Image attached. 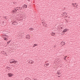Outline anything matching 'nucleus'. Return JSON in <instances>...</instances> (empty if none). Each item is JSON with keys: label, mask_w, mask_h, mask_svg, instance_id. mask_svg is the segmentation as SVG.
I'll return each instance as SVG.
<instances>
[{"label": "nucleus", "mask_w": 80, "mask_h": 80, "mask_svg": "<svg viewBox=\"0 0 80 80\" xmlns=\"http://www.w3.org/2000/svg\"><path fill=\"white\" fill-rule=\"evenodd\" d=\"M28 2H30V0H28Z\"/></svg>", "instance_id": "31"}, {"label": "nucleus", "mask_w": 80, "mask_h": 80, "mask_svg": "<svg viewBox=\"0 0 80 80\" xmlns=\"http://www.w3.org/2000/svg\"><path fill=\"white\" fill-rule=\"evenodd\" d=\"M63 14L65 15H67V14H66V12H64Z\"/></svg>", "instance_id": "15"}, {"label": "nucleus", "mask_w": 80, "mask_h": 80, "mask_svg": "<svg viewBox=\"0 0 80 80\" xmlns=\"http://www.w3.org/2000/svg\"><path fill=\"white\" fill-rule=\"evenodd\" d=\"M46 65H49V63H47L46 64Z\"/></svg>", "instance_id": "18"}, {"label": "nucleus", "mask_w": 80, "mask_h": 80, "mask_svg": "<svg viewBox=\"0 0 80 80\" xmlns=\"http://www.w3.org/2000/svg\"><path fill=\"white\" fill-rule=\"evenodd\" d=\"M5 38H4V40H6V41H7V40H8V39H7V38H9V36H8L7 35H5Z\"/></svg>", "instance_id": "2"}, {"label": "nucleus", "mask_w": 80, "mask_h": 80, "mask_svg": "<svg viewBox=\"0 0 80 80\" xmlns=\"http://www.w3.org/2000/svg\"><path fill=\"white\" fill-rule=\"evenodd\" d=\"M22 10L21 9H18V10Z\"/></svg>", "instance_id": "23"}, {"label": "nucleus", "mask_w": 80, "mask_h": 80, "mask_svg": "<svg viewBox=\"0 0 80 80\" xmlns=\"http://www.w3.org/2000/svg\"><path fill=\"white\" fill-rule=\"evenodd\" d=\"M2 33L3 35H6V34H7V33H9V32L8 31V30H6L3 31Z\"/></svg>", "instance_id": "1"}, {"label": "nucleus", "mask_w": 80, "mask_h": 80, "mask_svg": "<svg viewBox=\"0 0 80 80\" xmlns=\"http://www.w3.org/2000/svg\"><path fill=\"white\" fill-rule=\"evenodd\" d=\"M67 56H65V58H64V60H66V58H67Z\"/></svg>", "instance_id": "16"}, {"label": "nucleus", "mask_w": 80, "mask_h": 80, "mask_svg": "<svg viewBox=\"0 0 80 80\" xmlns=\"http://www.w3.org/2000/svg\"><path fill=\"white\" fill-rule=\"evenodd\" d=\"M0 45H1V43H0Z\"/></svg>", "instance_id": "40"}, {"label": "nucleus", "mask_w": 80, "mask_h": 80, "mask_svg": "<svg viewBox=\"0 0 80 80\" xmlns=\"http://www.w3.org/2000/svg\"><path fill=\"white\" fill-rule=\"evenodd\" d=\"M5 55H7V53H6V52H5Z\"/></svg>", "instance_id": "28"}, {"label": "nucleus", "mask_w": 80, "mask_h": 80, "mask_svg": "<svg viewBox=\"0 0 80 80\" xmlns=\"http://www.w3.org/2000/svg\"><path fill=\"white\" fill-rule=\"evenodd\" d=\"M2 37L4 38L5 37V35H4L2 36Z\"/></svg>", "instance_id": "19"}, {"label": "nucleus", "mask_w": 80, "mask_h": 80, "mask_svg": "<svg viewBox=\"0 0 80 80\" xmlns=\"http://www.w3.org/2000/svg\"><path fill=\"white\" fill-rule=\"evenodd\" d=\"M12 13H17V12H16V11H15V10H13L12 11Z\"/></svg>", "instance_id": "9"}, {"label": "nucleus", "mask_w": 80, "mask_h": 80, "mask_svg": "<svg viewBox=\"0 0 80 80\" xmlns=\"http://www.w3.org/2000/svg\"><path fill=\"white\" fill-rule=\"evenodd\" d=\"M56 47V46H54V48H55V47Z\"/></svg>", "instance_id": "36"}, {"label": "nucleus", "mask_w": 80, "mask_h": 80, "mask_svg": "<svg viewBox=\"0 0 80 80\" xmlns=\"http://www.w3.org/2000/svg\"><path fill=\"white\" fill-rule=\"evenodd\" d=\"M77 5L76 6V8H77Z\"/></svg>", "instance_id": "33"}, {"label": "nucleus", "mask_w": 80, "mask_h": 80, "mask_svg": "<svg viewBox=\"0 0 80 80\" xmlns=\"http://www.w3.org/2000/svg\"><path fill=\"white\" fill-rule=\"evenodd\" d=\"M19 8L20 9V8H21V7H19Z\"/></svg>", "instance_id": "29"}, {"label": "nucleus", "mask_w": 80, "mask_h": 80, "mask_svg": "<svg viewBox=\"0 0 80 80\" xmlns=\"http://www.w3.org/2000/svg\"><path fill=\"white\" fill-rule=\"evenodd\" d=\"M67 31V29H66L64 30L63 31V32H66Z\"/></svg>", "instance_id": "12"}, {"label": "nucleus", "mask_w": 80, "mask_h": 80, "mask_svg": "<svg viewBox=\"0 0 80 80\" xmlns=\"http://www.w3.org/2000/svg\"><path fill=\"white\" fill-rule=\"evenodd\" d=\"M14 62L16 63H17V62L16 61H14Z\"/></svg>", "instance_id": "26"}, {"label": "nucleus", "mask_w": 80, "mask_h": 80, "mask_svg": "<svg viewBox=\"0 0 80 80\" xmlns=\"http://www.w3.org/2000/svg\"><path fill=\"white\" fill-rule=\"evenodd\" d=\"M18 7H17L15 9H16V10H18Z\"/></svg>", "instance_id": "17"}, {"label": "nucleus", "mask_w": 80, "mask_h": 80, "mask_svg": "<svg viewBox=\"0 0 80 80\" xmlns=\"http://www.w3.org/2000/svg\"><path fill=\"white\" fill-rule=\"evenodd\" d=\"M2 53H4V51H3V52H2Z\"/></svg>", "instance_id": "34"}, {"label": "nucleus", "mask_w": 80, "mask_h": 80, "mask_svg": "<svg viewBox=\"0 0 80 80\" xmlns=\"http://www.w3.org/2000/svg\"><path fill=\"white\" fill-rule=\"evenodd\" d=\"M76 4H77V3H72V5H73V6H75V5H76Z\"/></svg>", "instance_id": "14"}, {"label": "nucleus", "mask_w": 80, "mask_h": 80, "mask_svg": "<svg viewBox=\"0 0 80 80\" xmlns=\"http://www.w3.org/2000/svg\"><path fill=\"white\" fill-rule=\"evenodd\" d=\"M14 62H15V61H12V62H10V63H14Z\"/></svg>", "instance_id": "13"}, {"label": "nucleus", "mask_w": 80, "mask_h": 80, "mask_svg": "<svg viewBox=\"0 0 80 80\" xmlns=\"http://www.w3.org/2000/svg\"><path fill=\"white\" fill-rule=\"evenodd\" d=\"M23 7H26V8H27V5L25 4L24 5H23Z\"/></svg>", "instance_id": "11"}, {"label": "nucleus", "mask_w": 80, "mask_h": 80, "mask_svg": "<svg viewBox=\"0 0 80 80\" xmlns=\"http://www.w3.org/2000/svg\"><path fill=\"white\" fill-rule=\"evenodd\" d=\"M9 42H7V44H9Z\"/></svg>", "instance_id": "27"}, {"label": "nucleus", "mask_w": 80, "mask_h": 80, "mask_svg": "<svg viewBox=\"0 0 80 80\" xmlns=\"http://www.w3.org/2000/svg\"><path fill=\"white\" fill-rule=\"evenodd\" d=\"M16 61V62H18V61Z\"/></svg>", "instance_id": "38"}, {"label": "nucleus", "mask_w": 80, "mask_h": 80, "mask_svg": "<svg viewBox=\"0 0 80 80\" xmlns=\"http://www.w3.org/2000/svg\"><path fill=\"white\" fill-rule=\"evenodd\" d=\"M8 69H10V68H8Z\"/></svg>", "instance_id": "35"}, {"label": "nucleus", "mask_w": 80, "mask_h": 80, "mask_svg": "<svg viewBox=\"0 0 80 80\" xmlns=\"http://www.w3.org/2000/svg\"><path fill=\"white\" fill-rule=\"evenodd\" d=\"M10 42H11V40L9 41V43H10Z\"/></svg>", "instance_id": "32"}, {"label": "nucleus", "mask_w": 80, "mask_h": 80, "mask_svg": "<svg viewBox=\"0 0 80 80\" xmlns=\"http://www.w3.org/2000/svg\"><path fill=\"white\" fill-rule=\"evenodd\" d=\"M8 77H11L12 76H13V75L11 74V73H8Z\"/></svg>", "instance_id": "4"}, {"label": "nucleus", "mask_w": 80, "mask_h": 80, "mask_svg": "<svg viewBox=\"0 0 80 80\" xmlns=\"http://www.w3.org/2000/svg\"><path fill=\"white\" fill-rule=\"evenodd\" d=\"M76 4H74V7H75V5H76Z\"/></svg>", "instance_id": "37"}, {"label": "nucleus", "mask_w": 80, "mask_h": 80, "mask_svg": "<svg viewBox=\"0 0 80 80\" xmlns=\"http://www.w3.org/2000/svg\"><path fill=\"white\" fill-rule=\"evenodd\" d=\"M34 80H35V79H34Z\"/></svg>", "instance_id": "44"}, {"label": "nucleus", "mask_w": 80, "mask_h": 80, "mask_svg": "<svg viewBox=\"0 0 80 80\" xmlns=\"http://www.w3.org/2000/svg\"><path fill=\"white\" fill-rule=\"evenodd\" d=\"M51 34L52 36H55V33L54 32H52L51 33Z\"/></svg>", "instance_id": "5"}, {"label": "nucleus", "mask_w": 80, "mask_h": 80, "mask_svg": "<svg viewBox=\"0 0 80 80\" xmlns=\"http://www.w3.org/2000/svg\"><path fill=\"white\" fill-rule=\"evenodd\" d=\"M29 30H30L31 31V30H33V29H32V28H30V29H29Z\"/></svg>", "instance_id": "20"}, {"label": "nucleus", "mask_w": 80, "mask_h": 80, "mask_svg": "<svg viewBox=\"0 0 80 80\" xmlns=\"http://www.w3.org/2000/svg\"><path fill=\"white\" fill-rule=\"evenodd\" d=\"M5 19H7V18L6 17H5Z\"/></svg>", "instance_id": "22"}, {"label": "nucleus", "mask_w": 80, "mask_h": 80, "mask_svg": "<svg viewBox=\"0 0 80 80\" xmlns=\"http://www.w3.org/2000/svg\"><path fill=\"white\" fill-rule=\"evenodd\" d=\"M15 10L16 13V12H17V10H16V9H15Z\"/></svg>", "instance_id": "25"}, {"label": "nucleus", "mask_w": 80, "mask_h": 80, "mask_svg": "<svg viewBox=\"0 0 80 80\" xmlns=\"http://www.w3.org/2000/svg\"><path fill=\"white\" fill-rule=\"evenodd\" d=\"M13 63H14V64H16V63H15V62H14Z\"/></svg>", "instance_id": "24"}, {"label": "nucleus", "mask_w": 80, "mask_h": 80, "mask_svg": "<svg viewBox=\"0 0 80 80\" xmlns=\"http://www.w3.org/2000/svg\"><path fill=\"white\" fill-rule=\"evenodd\" d=\"M12 23L14 25H18V23L16 21L12 22Z\"/></svg>", "instance_id": "3"}, {"label": "nucleus", "mask_w": 80, "mask_h": 80, "mask_svg": "<svg viewBox=\"0 0 80 80\" xmlns=\"http://www.w3.org/2000/svg\"><path fill=\"white\" fill-rule=\"evenodd\" d=\"M25 80H31V79H29L28 78H26Z\"/></svg>", "instance_id": "10"}, {"label": "nucleus", "mask_w": 80, "mask_h": 80, "mask_svg": "<svg viewBox=\"0 0 80 80\" xmlns=\"http://www.w3.org/2000/svg\"><path fill=\"white\" fill-rule=\"evenodd\" d=\"M58 77H60V76H58Z\"/></svg>", "instance_id": "41"}, {"label": "nucleus", "mask_w": 80, "mask_h": 80, "mask_svg": "<svg viewBox=\"0 0 80 80\" xmlns=\"http://www.w3.org/2000/svg\"><path fill=\"white\" fill-rule=\"evenodd\" d=\"M21 8L22 9V7H21Z\"/></svg>", "instance_id": "39"}, {"label": "nucleus", "mask_w": 80, "mask_h": 80, "mask_svg": "<svg viewBox=\"0 0 80 80\" xmlns=\"http://www.w3.org/2000/svg\"><path fill=\"white\" fill-rule=\"evenodd\" d=\"M32 63H33V62H31V64H32Z\"/></svg>", "instance_id": "30"}, {"label": "nucleus", "mask_w": 80, "mask_h": 80, "mask_svg": "<svg viewBox=\"0 0 80 80\" xmlns=\"http://www.w3.org/2000/svg\"><path fill=\"white\" fill-rule=\"evenodd\" d=\"M30 35H26V38H28L29 39V38H30Z\"/></svg>", "instance_id": "7"}, {"label": "nucleus", "mask_w": 80, "mask_h": 80, "mask_svg": "<svg viewBox=\"0 0 80 80\" xmlns=\"http://www.w3.org/2000/svg\"><path fill=\"white\" fill-rule=\"evenodd\" d=\"M12 66H13V67H14V68L15 67V66H14L13 65H12Z\"/></svg>", "instance_id": "21"}, {"label": "nucleus", "mask_w": 80, "mask_h": 80, "mask_svg": "<svg viewBox=\"0 0 80 80\" xmlns=\"http://www.w3.org/2000/svg\"><path fill=\"white\" fill-rule=\"evenodd\" d=\"M29 63H30V62H29Z\"/></svg>", "instance_id": "43"}, {"label": "nucleus", "mask_w": 80, "mask_h": 80, "mask_svg": "<svg viewBox=\"0 0 80 80\" xmlns=\"http://www.w3.org/2000/svg\"><path fill=\"white\" fill-rule=\"evenodd\" d=\"M57 74H58V75H61V73L60 72V71H58L57 72Z\"/></svg>", "instance_id": "8"}, {"label": "nucleus", "mask_w": 80, "mask_h": 80, "mask_svg": "<svg viewBox=\"0 0 80 80\" xmlns=\"http://www.w3.org/2000/svg\"><path fill=\"white\" fill-rule=\"evenodd\" d=\"M35 46H36V45L35 44Z\"/></svg>", "instance_id": "42"}, {"label": "nucleus", "mask_w": 80, "mask_h": 80, "mask_svg": "<svg viewBox=\"0 0 80 80\" xmlns=\"http://www.w3.org/2000/svg\"><path fill=\"white\" fill-rule=\"evenodd\" d=\"M61 44L62 46H63V45H65V43L64 42H61Z\"/></svg>", "instance_id": "6"}]
</instances>
